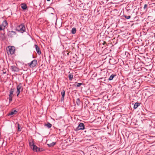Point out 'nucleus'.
I'll use <instances>...</instances> for the list:
<instances>
[{
  "mask_svg": "<svg viewBox=\"0 0 155 155\" xmlns=\"http://www.w3.org/2000/svg\"><path fill=\"white\" fill-rule=\"evenodd\" d=\"M18 32L23 33L25 31V29L24 25L22 24L18 26L16 28Z\"/></svg>",
  "mask_w": 155,
  "mask_h": 155,
  "instance_id": "obj_1",
  "label": "nucleus"
},
{
  "mask_svg": "<svg viewBox=\"0 0 155 155\" xmlns=\"http://www.w3.org/2000/svg\"><path fill=\"white\" fill-rule=\"evenodd\" d=\"M17 90L16 93L17 96H18L20 92H22L23 90V87L21 83H20L17 87Z\"/></svg>",
  "mask_w": 155,
  "mask_h": 155,
  "instance_id": "obj_2",
  "label": "nucleus"
},
{
  "mask_svg": "<svg viewBox=\"0 0 155 155\" xmlns=\"http://www.w3.org/2000/svg\"><path fill=\"white\" fill-rule=\"evenodd\" d=\"M37 64V60L34 59L31 61V62L28 63V64L30 68H34L35 67Z\"/></svg>",
  "mask_w": 155,
  "mask_h": 155,
  "instance_id": "obj_3",
  "label": "nucleus"
},
{
  "mask_svg": "<svg viewBox=\"0 0 155 155\" xmlns=\"http://www.w3.org/2000/svg\"><path fill=\"white\" fill-rule=\"evenodd\" d=\"M15 89V88H11L10 90L8 98L9 102H11L12 100V95Z\"/></svg>",
  "mask_w": 155,
  "mask_h": 155,
  "instance_id": "obj_4",
  "label": "nucleus"
},
{
  "mask_svg": "<svg viewBox=\"0 0 155 155\" xmlns=\"http://www.w3.org/2000/svg\"><path fill=\"white\" fill-rule=\"evenodd\" d=\"M85 129V125L84 123H80L78 127L76 128V130H83Z\"/></svg>",
  "mask_w": 155,
  "mask_h": 155,
  "instance_id": "obj_5",
  "label": "nucleus"
},
{
  "mask_svg": "<svg viewBox=\"0 0 155 155\" xmlns=\"http://www.w3.org/2000/svg\"><path fill=\"white\" fill-rule=\"evenodd\" d=\"M8 48L9 49L8 51L10 54H13L14 53L15 48L14 46H8Z\"/></svg>",
  "mask_w": 155,
  "mask_h": 155,
  "instance_id": "obj_6",
  "label": "nucleus"
},
{
  "mask_svg": "<svg viewBox=\"0 0 155 155\" xmlns=\"http://www.w3.org/2000/svg\"><path fill=\"white\" fill-rule=\"evenodd\" d=\"M8 25V23L6 20H4L2 24L0 25V27L2 28V30H3Z\"/></svg>",
  "mask_w": 155,
  "mask_h": 155,
  "instance_id": "obj_7",
  "label": "nucleus"
},
{
  "mask_svg": "<svg viewBox=\"0 0 155 155\" xmlns=\"http://www.w3.org/2000/svg\"><path fill=\"white\" fill-rule=\"evenodd\" d=\"M16 34L15 32L13 31H9L8 32V35L9 37L12 38Z\"/></svg>",
  "mask_w": 155,
  "mask_h": 155,
  "instance_id": "obj_8",
  "label": "nucleus"
},
{
  "mask_svg": "<svg viewBox=\"0 0 155 155\" xmlns=\"http://www.w3.org/2000/svg\"><path fill=\"white\" fill-rule=\"evenodd\" d=\"M32 148L33 150L37 152L40 151V149L38 148V147L34 144L32 145Z\"/></svg>",
  "mask_w": 155,
  "mask_h": 155,
  "instance_id": "obj_9",
  "label": "nucleus"
},
{
  "mask_svg": "<svg viewBox=\"0 0 155 155\" xmlns=\"http://www.w3.org/2000/svg\"><path fill=\"white\" fill-rule=\"evenodd\" d=\"M34 46L35 47L36 50L38 54H40L41 53V52L38 46L36 45H35Z\"/></svg>",
  "mask_w": 155,
  "mask_h": 155,
  "instance_id": "obj_10",
  "label": "nucleus"
},
{
  "mask_svg": "<svg viewBox=\"0 0 155 155\" xmlns=\"http://www.w3.org/2000/svg\"><path fill=\"white\" fill-rule=\"evenodd\" d=\"M17 111L16 110H13L8 114V116L12 115L14 114H15L17 113Z\"/></svg>",
  "mask_w": 155,
  "mask_h": 155,
  "instance_id": "obj_11",
  "label": "nucleus"
},
{
  "mask_svg": "<svg viewBox=\"0 0 155 155\" xmlns=\"http://www.w3.org/2000/svg\"><path fill=\"white\" fill-rule=\"evenodd\" d=\"M140 103H139L138 102H137L135 103L134 106V109H137L138 106L140 105Z\"/></svg>",
  "mask_w": 155,
  "mask_h": 155,
  "instance_id": "obj_12",
  "label": "nucleus"
},
{
  "mask_svg": "<svg viewBox=\"0 0 155 155\" xmlns=\"http://www.w3.org/2000/svg\"><path fill=\"white\" fill-rule=\"evenodd\" d=\"M61 95H62V97L61 98V101L64 100V97L65 94V91L64 90H63L61 93Z\"/></svg>",
  "mask_w": 155,
  "mask_h": 155,
  "instance_id": "obj_13",
  "label": "nucleus"
},
{
  "mask_svg": "<svg viewBox=\"0 0 155 155\" xmlns=\"http://www.w3.org/2000/svg\"><path fill=\"white\" fill-rule=\"evenodd\" d=\"M12 71H18V68L15 66H12L11 67Z\"/></svg>",
  "mask_w": 155,
  "mask_h": 155,
  "instance_id": "obj_14",
  "label": "nucleus"
},
{
  "mask_svg": "<svg viewBox=\"0 0 155 155\" xmlns=\"http://www.w3.org/2000/svg\"><path fill=\"white\" fill-rule=\"evenodd\" d=\"M21 8L23 10H25L27 8L26 5L25 3L21 4Z\"/></svg>",
  "mask_w": 155,
  "mask_h": 155,
  "instance_id": "obj_15",
  "label": "nucleus"
},
{
  "mask_svg": "<svg viewBox=\"0 0 155 155\" xmlns=\"http://www.w3.org/2000/svg\"><path fill=\"white\" fill-rule=\"evenodd\" d=\"M56 144V142H52L50 143L47 144V145L49 147H51L54 146V145Z\"/></svg>",
  "mask_w": 155,
  "mask_h": 155,
  "instance_id": "obj_16",
  "label": "nucleus"
},
{
  "mask_svg": "<svg viewBox=\"0 0 155 155\" xmlns=\"http://www.w3.org/2000/svg\"><path fill=\"white\" fill-rule=\"evenodd\" d=\"M116 76V75L114 74H112L110 75L109 78L108 79V80L109 81H111L113 80V78Z\"/></svg>",
  "mask_w": 155,
  "mask_h": 155,
  "instance_id": "obj_17",
  "label": "nucleus"
},
{
  "mask_svg": "<svg viewBox=\"0 0 155 155\" xmlns=\"http://www.w3.org/2000/svg\"><path fill=\"white\" fill-rule=\"evenodd\" d=\"M81 101L79 98H78L76 101V103L77 105L79 106L81 104Z\"/></svg>",
  "mask_w": 155,
  "mask_h": 155,
  "instance_id": "obj_18",
  "label": "nucleus"
},
{
  "mask_svg": "<svg viewBox=\"0 0 155 155\" xmlns=\"http://www.w3.org/2000/svg\"><path fill=\"white\" fill-rule=\"evenodd\" d=\"M83 84V83H78L76 82L75 84V85L77 87H80L81 85Z\"/></svg>",
  "mask_w": 155,
  "mask_h": 155,
  "instance_id": "obj_19",
  "label": "nucleus"
},
{
  "mask_svg": "<svg viewBox=\"0 0 155 155\" xmlns=\"http://www.w3.org/2000/svg\"><path fill=\"white\" fill-rule=\"evenodd\" d=\"M76 29L75 28H73L71 30V32L72 34H75L76 32Z\"/></svg>",
  "mask_w": 155,
  "mask_h": 155,
  "instance_id": "obj_20",
  "label": "nucleus"
},
{
  "mask_svg": "<svg viewBox=\"0 0 155 155\" xmlns=\"http://www.w3.org/2000/svg\"><path fill=\"white\" fill-rule=\"evenodd\" d=\"M45 126H47L48 128H50L51 127L52 125L49 123H48L47 124H45Z\"/></svg>",
  "mask_w": 155,
  "mask_h": 155,
  "instance_id": "obj_21",
  "label": "nucleus"
},
{
  "mask_svg": "<svg viewBox=\"0 0 155 155\" xmlns=\"http://www.w3.org/2000/svg\"><path fill=\"white\" fill-rule=\"evenodd\" d=\"M68 78H69V80L70 81H72L73 78V75L72 74H70L68 75Z\"/></svg>",
  "mask_w": 155,
  "mask_h": 155,
  "instance_id": "obj_22",
  "label": "nucleus"
},
{
  "mask_svg": "<svg viewBox=\"0 0 155 155\" xmlns=\"http://www.w3.org/2000/svg\"><path fill=\"white\" fill-rule=\"evenodd\" d=\"M20 125L19 124H18V131H20L21 130V127H20Z\"/></svg>",
  "mask_w": 155,
  "mask_h": 155,
  "instance_id": "obj_23",
  "label": "nucleus"
},
{
  "mask_svg": "<svg viewBox=\"0 0 155 155\" xmlns=\"http://www.w3.org/2000/svg\"><path fill=\"white\" fill-rule=\"evenodd\" d=\"M123 16L125 18H126L127 19H128L131 18V16L130 15L126 16V15H124Z\"/></svg>",
  "mask_w": 155,
  "mask_h": 155,
  "instance_id": "obj_24",
  "label": "nucleus"
},
{
  "mask_svg": "<svg viewBox=\"0 0 155 155\" xmlns=\"http://www.w3.org/2000/svg\"><path fill=\"white\" fill-rule=\"evenodd\" d=\"M147 4H145L144 5V6L143 7V9H146V10L147 9Z\"/></svg>",
  "mask_w": 155,
  "mask_h": 155,
  "instance_id": "obj_25",
  "label": "nucleus"
},
{
  "mask_svg": "<svg viewBox=\"0 0 155 155\" xmlns=\"http://www.w3.org/2000/svg\"><path fill=\"white\" fill-rule=\"evenodd\" d=\"M29 145L32 148V145L33 144H34L33 143H31L30 142H29Z\"/></svg>",
  "mask_w": 155,
  "mask_h": 155,
  "instance_id": "obj_26",
  "label": "nucleus"
},
{
  "mask_svg": "<svg viewBox=\"0 0 155 155\" xmlns=\"http://www.w3.org/2000/svg\"><path fill=\"white\" fill-rule=\"evenodd\" d=\"M48 1H50V0H47Z\"/></svg>",
  "mask_w": 155,
  "mask_h": 155,
  "instance_id": "obj_27",
  "label": "nucleus"
}]
</instances>
